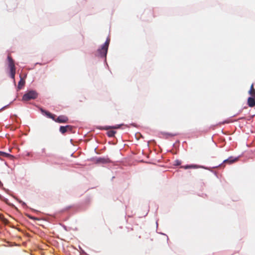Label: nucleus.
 <instances>
[{
    "label": "nucleus",
    "instance_id": "nucleus-1",
    "mask_svg": "<svg viewBox=\"0 0 255 255\" xmlns=\"http://www.w3.org/2000/svg\"><path fill=\"white\" fill-rule=\"evenodd\" d=\"M42 113L44 114L49 118L52 119L55 122L59 123H66L68 121V119L66 116H60L57 119H55V115L52 114L50 112L45 111L42 109H41Z\"/></svg>",
    "mask_w": 255,
    "mask_h": 255
},
{
    "label": "nucleus",
    "instance_id": "nucleus-2",
    "mask_svg": "<svg viewBox=\"0 0 255 255\" xmlns=\"http://www.w3.org/2000/svg\"><path fill=\"white\" fill-rule=\"evenodd\" d=\"M110 41V38H108L104 44L102 46V48L98 49L97 53L98 56L101 57H106L107 54Z\"/></svg>",
    "mask_w": 255,
    "mask_h": 255
},
{
    "label": "nucleus",
    "instance_id": "nucleus-3",
    "mask_svg": "<svg viewBox=\"0 0 255 255\" xmlns=\"http://www.w3.org/2000/svg\"><path fill=\"white\" fill-rule=\"evenodd\" d=\"M7 60L8 61V66L10 68V77L13 80L15 83V67L12 57L10 55L7 56Z\"/></svg>",
    "mask_w": 255,
    "mask_h": 255
},
{
    "label": "nucleus",
    "instance_id": "nucleus-4",
    "mask_svg": "<svg viewBox=\"0 0 255 255\" xmlns=\"http://www.w3.org/2000/svg\"><path fill=\"white\" fill-rule=\"evenodd\" d=\"M7 60L8 61V66L10 68V77L13 80L15 83V67L12 57L10 55L7 56Z\"/></svg>",
    "mask_w": 255,
    "mask_h": 255
},
{
    "label": "nucleus",
    "instance_id": "nucleus-5",
    "mask_svg": "<svg viewBox=\"0 0 255 255\" xmlns=\"http://www.w3.org/2000/svg\"><path fill=\"white\" fill-rule=\"evenodd\" d=\"M38 96V94L35 91L31 90L27 92L22 97V100L28 101L30 100L35 99Z\"/></svg>",
    "mask_w": 255,
    "mask_h": 255
},
{
    "label": "nucleus",
    "instance_id": "nucleus-6",
    "mask_svg": "<svg viewBox=\"0 0 255 255\" xmlns=\"http://www.w3.org/2000/svg\"><path fill=\"white\" fill-rule=\"evenodd\" d=\"M70 128H71V126H69V125H67L66 126H61L60 128V131L62 133L64 134L66 132L68 131V129Z\"/></svg>",
    "mask_w": 255,
    "mask_h": 255
},
{
    "label": "nucleus",
    "instance_id": "nucleus-7",
    "mask_svg": "<svg viewBox=\"0 0 255 255\" xmlns=\"http://www.w3.org/2000/svg\"><path fill=\"white\" fill-rule=\"evenodd\" d=\"M248 104L250 107H253L255 106V100L252 97H249L248 99Z\"/></svg>",
    "mask_w": 255,
    "mask_h": 255
},
{
    "label": "nucleus",
    "instance_id": "nucleus-8",
    "mask_svg": "<svg viewBox=\"0 0 255 255\" xmlns=\"http://www.w3.org/2000/svg\"><path fill=\"white\" fill-rule=\"evenodd\" d=\"M20 81H19L18 84V89L19 90L21 89L25 84V80L21 76V75H20Z\"/></svg>",
    "mask_w": 255,
    "mask_h": 255
},
{
    "label": "nucleus",
    "instance_id": "nucleus-9",
    "mask_svg": "<svg viewBox=\"0 0 255 255\" xmlns=\"http://www.w3.org/2000/svg\"><path fill=\"white\" fill-rule=\"evenodd\" d=\"M110 160L109 159L104 158H99L97 159V163H107L109 162Z\"/></svg>",
    "mask_w": 255,
    "mask_h": 255
},
{
    "label": "nucleus",
    "instance_id": "nucleus-10",
    "mask_svg": "<svg viewBox=\"0 0 255 255\" xmlns=\"http://www.w3.org/2000/svg\"><path fill=\"white\" fill-rule=\"evenodd\" d=\"M237 160V158L233 159L232 157H230L228 159L225 160L223 161V162L224 163H229V164H231V163H233L235 162Z\"/></svg>",
    "mask_w": 255,
    "mask_h": 255
},
{
    "label": "nucleus",
    "instance_id": "nucleus-11",
    "mask_svg": "<svg viewBox=\"0 0 255 255\" xmlns=\"http://www.w3.org/2000/svg\"><path fill=\"white\" fill-rule=\"evenodd\" d=\"M120 125H117L115 126H105L103 128V129L105 130H108L109 129H117L120 128Z\"/></svg>",
    "mask_w": 255,
    "mask_h": 255
},
{
    "label": "nucleus",
    "instance_id": "nucleus-12",
    "mask_svg": "<svg viewBox=\"0 0 255 255\" xmlns=\"http://www.w3.org/2000/svg\"><path fill=\"white\" fill-rule=\"evenodd\" d=\"M116 131L113 130H109L107 132V135L109 137H114L116 133Z\"/></svg>",
    "mask_w": 255,
    "mask_h": 255
},
{
    "label": "nucleus",
    "instance_id": "nucleus-13",
    "mask_svg": "<svg viewBox=\"0 0 255 255\" xmlns=\"http://www.w3.org/2000/svg\"><path fill=\"white\" fill-rule=\"evenodd\" d=\"M250 94L254 96H255V89L254 88V86H253V84L252 85L251 87V89L250 90Z\"/></svg>",
    "mask_w": 255,
    "mask_h": 255
},
{
    "label": "nucleus",
    "instance_id": "nucleus-14",
    "mask_svg": "<svg viewBox=\"0 0 255 255\" xmlns=\"http://www.w3.org/2000/svg\"><path fill=\"white\" fill-rule=\"evenodd\" d=\"M163 134L166 137L167 136H174L177 135L176 133H164Z\"/></svg>",
    "mask_w": 255,
    "mask_h": 255
},
{
    "label": "nucleus",
    "instance_id": "nucleus-15",
    "mask_svg": "<svg viewBox=\"0 0 255 255\" xmlns=\"http://www.w3.org/2000/svg\"><path fill=\"white\" fill-rule=\"evenodd\" d=\"M183 167L185 169H188V168H196L197 167V166L196 165H186V166H183Z\"/></svg>",
    "mask_w": 255,
    "mask_h": 255
},
{
    "label": "nucleus",
    "instance_id": "nucleus-16",
    "mask_svg": "<svg viewBox=\"0 0 255 255\" xmlns=\"http://www.w3.org/2000/svg\"><path fill=\"white\" fill-rule=\"evenodd\" d=\"M176 165H180V162L178 160H176Z\"/></svg>",
    "mask_w": 255,
    "mask_h": 255
},
{
    "label": "nucleus",
    "instance_id": "nucleus-17",
    "mask_svg": "<svg viewBox=\"0 0 255 255\" xmlns=\"http://www.w3.org/2000/svg\"><path fill=\"white\" fill-rule=\"evenodd\" d=\"M0 154L1 155H6V153H5V152H0Z\"/></svg>",
    "mask_w": 255,
    "mask_h": 255
},
{
    "label": "nucleus",
    "instance_id": "nucleus-18",
    "mask_svg": "<svg viewBox=\"0 0 255 255\" xmlns=\"http://www.w3.org/2000/svg\"><path fill=\"white\" fill-rule=\"evenodd\" d=\"M72 126H71V128H70L68 129V131H72Z\"/></svg>",
    "mask_w": 255,
    "mask_h": 255
},
{
    "label": "nucleus",
    "instance_id": "nucleus-19",
    "mask_svg": "<svg viewBox=\"0 0 255 255\" xmlns=\"http://www.w3.org/2000/svg\"><path fill=\"white\" fill-rule=\"evenodd\" d=\"M4 202L6 203V204H8V200L7 199H5L4 200Z\"/></svg>",
    "mask_w": 255,
    "mask_h": 255
},
{
    "label": "nucleus",
    "instance_id": "nucleus-20",
    "mask_svg": "<svg viewBox=\"0 0 255 255\" xmlns=\"http://www.w3.org/2000/svg\"><path fill=\"white\" fill-rule=\"evenodd\" d=\"M19 203H22V204H25V203L24 202H22V201H18Z\"/></svg>",
    "mask_w": 255,
    "mask_h": 255
},
{
    "label": "nucleus",
    "instance_id": "nucleus-21",
    "mask_svg": "<svg viewBox=\"0 0 255 255\" xmlns=\"http://www.w3.org/2000/svg\"><path fill=\"white\" fill-rule=\"evenodd\" d=\"M1 185H2V183L1 182V181H0V186H1Z\"/></svg>",
    "mask_w": 255,
    "mask_h": 255
}]
</instances>
